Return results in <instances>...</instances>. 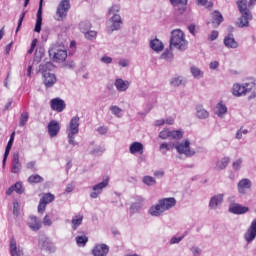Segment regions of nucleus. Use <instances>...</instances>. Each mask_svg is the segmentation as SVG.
<instances>
[{"mask_svg": "<svg viewBox=\"0 0 256 256\" xmlns=\"http://www.w3.org/2000/svg\"><path fill=\"white\" fill-rule=\"evenodd\" d=\"M12 187L14 188L15 193H17L18 195H22V193L25 192V189L23 188V183L21 182H16L14 185H12Z\"/></svg>", "mask_w": 256, "mask_h": 256, "instance_id": "obj_38", "label": "nucleus"}, {"mask_svg": "<svg viewBox=\"0 0 256 256\" xmlns=\"http://www.w3.org/2000/svg\"><path fill=\"white\" fill-rule=\"evenodd\" d=\"M170 47H175L176 49H179V51H185V49H187V40H185L183 31L179 29L172 31Z\"/></svg>", "mask_w": 256, "mask_h": 256, "instance_id": "obj_3", "label": "nucleus"}, {"mask_svg": "<svg viewBox=\"0 0 256 256\" xmlns=\"http://www.w3.org/2000/svg\"><path fill=\"white\" fill-rule=\"evenodd\" d=\"M53 201H55V195L51 193L44 194L40 199V202L38 205V213H45V210L47 209V205H49V203H53Z\"/></svg>", "mask_w": 256, "mask_h": 256, "instance_id": "obj_8", "label": "nucleus"}, {"mask_svg": "<svg viewBox=\"0 0 256 256\" xmlns=\"http://www.w3.org/2000/svg\"><path fill=\"white\" fill-rule=\"evenodd\" d=\"M110 21H112V31H119L121 29V25H123V21L121 20V16L119 14H114Z\"/></svg>", "mask_w": 256, "mask_h": 256, "instance_id": "obj_23", "label": "nucleus"}, {"mask_svg": "<svg viewBox=\"0 0 256 256\" xmlns=\"http://www.w3.org/2000/svg\"><path fill=\"white\" fill-rule=\"evenodd\" d=\"M27 12H22V14L20 15L19 21H18V27L16 29V33L19 31V29H21V25H23V19H25V15Z\"/></svg>", "mask_w": 256, "mask_h": 256, "instance_id": "obj_53", "label": "nucleus"}, {"mask_svg": "<svg viewBox=\"0 0 256 256\" xmlns=\"http://www.w3.org/2000/svg\"><path fill=\"white\" fill-rule=\"evenodd\" d=\"M256 237V219H254L248 228L247 232L244 234V239L247 243H251Z\"/></svg>", "mask_w": 256, "mask_h": 256, "instance_id": "obj_15", "label": "nucleus"}, {"mask_svg": "<svg viewBox=\"0 0 256 256\" xmlns=\"http://www.w3.org/2000/svg\"><path fill=\"white\" fill-rule=\"evenodd\" d=\"M43 225L46 227H51L53 225V221H51V216L49 214H46L43 218Z\"/></svg>", "mask_w": 256, "mask_h": 256, "instance_id": "obj_47", "label": "nucleus"}, {"mask_svg": "<svg viewBox=\"0 0 256 256\" xmlns=\"http://www.w3.org/2000/svg\"><path fill=\"white\" fill-rule=\"evenodd\" d=\"M13 215H15L16 217H19V203L18 202L13 203Z\"/></svg>", "mask_w": 256, "mask_h": 256, "instance_id": "obj_55", "label": "nucleus"}, {"mask_svg": "<svg viewBox=\"0 0 256 256\" xmlns=\"http://www.w3.org/2000/svg\"><path fill=\"white\" fill-rule=\"evenodd\" d=\"M50 107L52 111H57V113H62V111H65V101H63L61 98H54L50 101Z\"/></svg>", "mask_w": 256, "mask_h": 256, "instance_id": "obj_13", "label": "nucleus"}, {"mask_svg": "<svg viewBox=\"0 0 256 256\" xmlns=\"http://www.w3.org/2000/svg\"><path fill=\"white\" fill-rule=\"evenodd\" d=\"M82 223H83V214H78L73 216L71 221L73 231H77V229L79 228L80 225H82Z\"/></svg>", "mask_w": 256, "mask_h": 256, "instance_id": "obj_29", "label": "nucleus"}, {"mask_svg": "<svg viewBox=\"0 0 256 256\" xmlns=\"http://www.w3.org/2000/svg\"><path fill=\"white\" fill-rule=\"evenodd\" d=\"M59 131H61V126L59 125V122H57L56 120H51L48 124V133L50 137H57Z\"/></svg>", "mask_w": 256, "mask_h": 256, "instance_id": "obj_18", "label": "nucleus"}, {"mask_svg": "<svg viewBox=\"0 0 256 256\" xmlns=\"http://www.w3.org/2000/svg\"><path fill=\"white\" fill-rule=\"evenodd\" d=\"M35 33H41V25H43V0L39 2V8L36 14Z\"/></svg>", "mask_w": 256, "mask_h": 256, "instance_id": "obj_12", "label": "nucleus"}, {"mask_svg": "<svg viewBox=\"0 0 256 256\" xmlns=\"http://www.w3.org/2000/svg\"><path fill=\"white\" fill-rule=\"evenodd\" d=\"M210 69H217L219 67V62L218 61H212L209 65Z\"/></svg>", "mask_w": 256, "mask_h": 256, "instance_id": "obj_59", "label": "nucleus"}, {"mask_svg": "<svg viewBox=\"0 0 256 256\" xmlns=\"http://www.w3.org/2000/svg\"><path fill=\"white\" fill-rule=\"evenodd\" d=\"M211 17V24L214 29H217V27H219V25H221L224 21L223 14H221V12H219L218 10L212 12Z\"/></svg>", "mask_w": 256, "mask_h": 256, "instance_id": "obj_19", "label": "nucleus"}, {"mask_svg": "<svg viewBox=\"0 0 256 256\" xmlns=\"http://www.w3.org/2000/svg\"><path fill=\"white\" fill-rule=\"evenodd\" d=\"M129 81H125L121 78L116 79L115 81V87L117 89V91L123 92V91H127V89H129Z\"/></svg>", "mask_w": 256, "mask_h": 256, "instance_id": "obj_27", "label": "nucleus"}, {"mask_svg": "<svg viewBox=\"0 0 256 256\" xmlns=\"http://www.w3.org/2000/svg\"><path fill=\"white\" fill-rule=\"evenodd\" d=\"M221 203H223V194H217L210 199L209 207L210 209H215L218 205H221Z\"/></svg>", "mask_w": 256, "mask_h": 256, "instance_id": "obj_26", "label": "nucleus"}, {"mask_svg": "<svg viewBox=\"0 0 256 256\" xmlns=\"http://www.w3.org/2000/svg\"><path fill=\"white\" fill-rule=\"evenodd\" d=\"M229 165V158H223L217 162V169H225Z\"/></svg>", "mask_w": 256, "mask_h": 256, "instance_id": "obj_43", "label": "nucleus"}, {"mask_svg": "<svg viewBox=\"0 0 256 256\" xmlns=\"http://www.w3.org/2000/svg\"><path fill=\"white\" fill-rule=\"evenodd\" d=\"M80 30L82 33H85V31L89 30V28L91 27V23L89 22H81L79 24Z\"/></svg>", "mask_w": 256, "mask_h": 256, "instance_id": "obj_49", "label": "nucleus"}, {"mask_svg": "<svg viewBox=\"0 0 256 256\" xmlns=\"http://www.w3.org/2000/svg\"><path fill=\"white\" fill-rule=\"evenodd\" d=\"M187 1L188 0H170V3L173 5V7H179L180 5L182 7L180 11L183 13V11H185V7H187Z\"/></svg>", "mask_w": 256, "mask_h": 256, "instance_id": "obj_32", "label": "nucleus"}, {"mask_svg": "<svg viewBox=\"0 0 256 256\" xmlns=\"http://www.w3.org/2000/svg\"><path fill=\"white\" fill-rule=\"evenodd\" d=\"M255 88V84L253 83H244L243 85L239 83H235L232 87V94L234 97H243L247 95V93H251Z\"/></svg>", "mask_w": 256, "mask_h": 256, "instance_id": "obj_5", "label": "nucleus"}, {"mask_svg": "<svg viewBox=\"0 0 256 256\" xmlns=\"http://www.w3.org/2000/svg\"><path fill=\"white\" fill-rule=\"evenodd\" d=\"M21 171V162H19V153L13 154L12 173L17 174Z\"/></svg>", "mask_w": 256, "mask_h": 256, "instance_id": "obj_25", "label": "nucleus"}, {"mask_svg": "<svg viewBox=\"0 0 256 256\" xmlns=\"http://www.w3.org/2000/svg\"><path fill=\"white\" fill-rule=\"evenodd\" d=\"M197 5H201V7H207V9L213 8V2L209 0H197Z\"/></svg>", "mask_w": 256, "mask_h": 256, "instance_id": "obj_42", "label": "nucleus"}, {"mask_svg": "<svg viewBox=\"0 0 256 256\" xmlns=\"http://www.w3.org/2000/svg\"><path fill=\"white\" fill-rule=\"evenodd\" d=\"M238 193L240 195H246L247 191H251V187H253V182L249 180V178H243L238 182Z\"/></svg>", "mask_w": 256, "mask_h": 256, "instance_id": "obj_11", "label": "nucleus"}, {"mask_svg": "<svg viewBox=\"0 0 256 256\" xmlns=\"http://www.w3.org/2000/svg\"><path fill=\"white\" fill-rule=\"evenodd\" d=\"M229 211L234 215H245V213H249V207L243 206L241 204H232L229 208Z\"/></svg>", "mask_w": 256, "mask_h": 256, "instance_id": "obj_16", "label": "nucleus"}, {"mask_svg": "<svg viewBox=\"0 0 256 256\" xmlns=\"http://www.w3.org/2000/svg\"><path fill=\"white\" fill-rule=\"evenodd\" d=\"M95 37H97V32L96 31H88V32H85V38L88 39L89 41L95 39Z\"/></svg>", "mask_w": 256, "mask_h": 256, "instance_id": "obj_48", "label": "nucleus"}, {"mask_svg": "<svg viewBox=\"0 0 256 256\" xmlns=\"http://www.w3.org/2000/svg\"><path fill=\"white\" fill-rule=\"evenodd\" d=\"M110 111L113 113V115L119 116L122 110L119 108V106H111Z\"/></svg>", "mask_w": 256, "mask_h": 256, "instance_id": "obj_51", "label": "nucleus"}, {"mask_svg": "<svg viewBox=\"0 0 256 256\" xmlns=\"http://www.w3.org/2000/svg\"><path fill=\"white\" fill-rule=\"evenodd\" d=\"M93 256H107L109 255V246L107 244H96L92 249Z\"/></svg>", "mask_w": 256, "mask_h": 256, "instance_id": "obj_14", "label": "nucleus"}, {"mask_svg": "<svg viewBox=\"0 0 256 256\" xmlns=\"http://www.w3.org/2000/svg\"><path fill=\"white\" fill-rule=\"evenodd\" d=\"M75 189V187H73V185H71V184H68L67 186H66V193H72V191Z\"/></svg>", "mask_w": 256, "mask_h": 256, "instance_id": "obj_61", "label": "nucleus"}, {"mask_svg": "<svg viewBox=\"0 0 256 256\" xmlns=\"http://www.w3.org/2000/svg\"><path fill=\"white\" fill-rule=\"evenodd\" d=\"M143 183L145 185L151 186V185H155V183H157V181L155 180V178H153V176H144Z\"/></svg>", "mask_w": 256, "mask_h": 256, "instance_id": "obj_40", "label": "nucleus"}, {"mask_svg": "<svg viewBox=\"0 0 256 256\" xmlns=\"http://www.w3.org/2000/svg\"><path fill=\"white\" fill-rule=\"evenodd\" d=\"M188 30L192 35H195V25L188 26Z\"/></svg>", "mask_w": 256, "mask_h": 256, "instance_id": "obj_63", "label": "nucleus"}, {"mask_svg": "<svg viewBox=\"0 0 256 256\" xmlns=\"http://www.w3.org/2000/svg\"><path fill=\"white\" fill-rule=\"evenodd\" d=\"M45 179L41 177L39 174H34L28 177V183L35 184V183H43Z\"/></svg>", "mask_w": 256, "mask_h": 256, "instance_id": "obj_33", "label": "nucleus"}, {"mask_svg": "<svg viewBox=\"0 0 256 256\" xmlns=\"http://www.w3.org/2000/svg\"><path fill=\"white\" fill-rule=\"evenodd\" d=\"M191 73L193 75V77H195L196 79H201V77H203V71H201V69L192 66L191 67Z\"/></svg>", "mask_w": 256, "mask_h": 256, "instance_id": "obj_37", "label": "nucleus"}, {"mask_svg": "<svg viewBox=\"0 0 256 256\" xmlns=\"http://www.w3.org/2000/svg\"><path fill=\"white\" fill-rule=\"evenodd\" d=\"M55 69V65L51 62H47L44 66H42V72L48 73L47 71H53Z\"/></svg>", "mask_w": 256, "mask_h": 256, "instance_id": "obj_45", "label": "nucleus"}, {"mask_svg": "<svg viewBox=\"0 0 256 256\" xmlns=\"http://www.w3.org/2000/svg\"><path fill=\"white\" fill-rule=\"evenodd\" d=\"M14 141H15V132H13L10 135V139L7 143V146H6V149H5V152H4L3 161H2L3 167H5V165L7 163V158L9 157V153H11V148L13 147V142Z\"/></svg>", "mask_w": 256, "mask_h": 256, "instance_id": "obj_21", "label": "nucleus"}, {"mask_svg": "<svg viewBox=\"0 0 256 256\" xmlns=\"http://www.w3.org/2000/svg\"><path fill=\"white\" fill-rule=\"evenodd\" d=\"M175 149V144L173 143H162L160 145V151H173Z\"/></svg>", "mask_w": 256, "mask_h": 256, "instance_id": "obj_39", "label": "nucleus"}, {"mask_svg": "<svg viewBox=\"0 0 256 256\" xmlns=\"http://www.w3.org/2000/svg\"><path fill=\"white\" fill-rule=\"evenodd\" d=\"M108 186H109V177H106L102 182L93 186L92 188L93 192H91L90 197L92 199H97V197H99V195L103 193V190L105 189V187H108Z\"/></svg>", "mask_w": 256, "mask_h": 256, "instance_id": "obj_10", "label": "nucleus"}, {"mask_svg": "<svg viewBox=\"0 0 256 256\" xmlns=\"http://www.w3.org/2000/svg\"><path fill=\"white\" fill-rule=\"evenodd\" d=\"M101 61H102V63L109 64V63H112L113 59L109 56H104L101 58Z\"/></svg>", "mask_w": 256, "mask_h": 256, "instance_id": "obj_58", "label": "nucleus"}, {"mask_svg": "<svg viewBox=\"0 0 256 256\" xmlns=\"http://www.w3.org/2000/svg\"><path fill=\"white\" fill-rule=\"evenodd\" d=\"M227 113V106L219 103L216 106V114L218 117H221V115H225Z\"/></svg>", "mask_w": 256, "mask_h": 256, "instance_id": "obj_35", "label": "nucleus"}, {"mask_svg": "<svg viewBox=\"0 0 256 256\" xmlns=\"http://www.w3.org/2000/svg\"><path fill=\"white\" fill-rule=\"evenodd\" d=\"M10 254L11 256H25L23 249L17 247V241L13 237L10 239Z\"/></svg>", "mask_w": 256, "mask_h": 256, "instance_id": "obj_20", "label": "nucleus"}, {"mask_svg": "<svg viewBox=\"0 0 256 256\" xmlns=\"http://www.w3.org/2000/svg\"><path fill=\"white\" fill-rule=\"evenodd\" d=\"M43 77H44L43 83L47 88L53 87L55 83H57V76H55V74L53 73L44 72Z\"/></svg>", "mask_w": 256, "mask_h": 256, "instance_id": "obj_17", "label": "nucleus"}, {"mask_svg": "<svg viewBox=\"0 0 256 256\" xmlns=\"http://www.w3.org/2000/svg\"><path fill=\"white\" fill-rule=\"evenodd\" d=\"M170 137H172V139H182L183 131L181 130L170 131Z\"/></svg>", "mask_w": 256, "mask_h": 256, "instance_id": "obj_44", "label": "nucleus"}, {"mask_svg": "<svg viewBox=\"0 0 256 256\" xmlns=\"http://www.w3.org/2000/svg\"><path fill=\"white\" fill-rule=\"evenodd\" d=\"M50 59L54 63H63L67 59V50L61 49L57 46L52 47L48 51Z\"/></svg>", "mask_w": 256, "mask_h": 256, "instance_id": "obj_6", "label": "nucleus"}, {"mask_svg": "<svg viewBox=\"0 0 256 256\" xmlns=\"http://www.w3.org/2000/svg\"><path fill=\"white\" fill-rule=\"evenodd\" d=\"M129 151L132 155H135V153L143 154V144L141 142H133L129 147Z\"/></svg>", "mask_w": 256, "mask_h": 256, "instance_id": "obj_28", "label": "nucleus"}, {"mask_svg": "<svg viewBox=\"0 0 256 256\" xmlns=\"http://www.w3.org/2000/svg\"><path fill=\"white\" fill-rule=\"evenodd\" d=\"M192 253L194 256L201 255V249L199 248H192Z\"/></svg>", "mask_w": 256, "mask_h": 256, "instance_id": "obj_60", "label": "nucleus"}, {"mask_svg": "<svg viewBox=\"0 0 256 256\" xmlns=\"http://www.w3.org/2000/svg\"><path fill=\"white\" fill-rule=\"evenodd\" d=\"M175 205H177V199H175V197L161 198L158 200L157 204L149 208L148 213L152 217H161L165 211L173 209Z\"/></svg>", "mask_w": 256, "mask_h": 256, "instance_id": "obj_1", "label": "nucleus"}, {"mask_svg": "<svg viewBox=\"0 0 256 256\" xmlns=\"http://www.w3.org/2000/svg\"><path fill=\"white\" fill-rule=\"evenodd\" d=\"M185 237V235L181 236V237H173L170 240L171 245H175V243H181V240Z\"/></svg>", "mask_w": 256, "mask_h": 256, "instance_id": "obj_57", "label": "nucleus"}, {"mask_svg": "<svg viewBox=\"0 0 256 256\" xmlns=\"http://www.w3.org/2000/svg\"><path fill=\"white\" fill-rule=\"evenodd\" d=\"M28 227H30L32 231H39V229H41V221H39L37 217L31 216L28 221Z\"/></svg>", "mask_w": 256, "mask_h": 256, "instance_id": "obj_24", "label": "nucleus"}, {"mask_svg": "<svg viewBox=\"0 0 256 256\" xmlns=\"http://www.w3.org/2000/svg\"><path fill=\"white\" fill-rule=\"evenodd\" d=\"M160 139H169L171 137V131L169 129H164L159 133Z\"/></svg>", "mask_w": 256, "mask_h": 256, "instance_id": "obj_46", "label": "nucleus"}, {"mask_svg": "<svg viewBox=\"0 0 256 256\" xmlns=\"http://www.w3.org/2000/svg\"><path fill=\"white\" fill-rule=\"evenodd\" d=\"M76 243H77L78 247H85V245H87V243H89V237L77 236Z\"/></svg>", "mask_w": 256, "mask_h": 256, "instance_id": "obj_34", "label": "nucleus"}, {"mask_svg": "<svg viewBox=\"0 0 256 256\" xmlns=\"http://www.w3.org/2000/svg\"><path fill=\"white\" fill-rule=\"evenodd\" d=\"M162 59H173V53L169 50H166L163 54H162Z\"/></svg>", "mask_w": 256, "mask_h": 256, "instance_id": "obj_56", "label": "nucleus"}, {"mask_svg": "<svg viewBox=\"0 0 256 256\" xmlns=\"http://www.w3.org/2000/svg\"><path fill=\"white\" fill-rule=\"evenodd\" d=\"M190 145L191 143L189 142V140H185L184 142L175 146V148L177 152L180 153V155H186V157H193V155H195V152L191 151Z\"/></svg>", "mask_w": 256, "mask_h": 256, "instance_id": "obj_9", "label": "nucleus"}, {"mask_svg": "<svg viewBox=\"0 0 256 256\" xmlns=\"http://www.w3.org/2000/svg\"><path fill=\"white\" fill-rule=\"evenodd\" d=\"M79 133V117L74 116L69 123V126L67 128V135H68V143L70 145H77V142H75V135Z\"/></svg>", "mask_w": 256, "mask_h": 256, "instance_id": "obj_4", "label": "nucleus"}, {"mask_svg": "<svg viewBox=\"0 0 256 256\" xmlns=\"http://www.w3.org/2000/svg\"><path fill=\"white\" fill-rule=\"evenodd\" d=\"M224 45L228 49H237V47H239V42L235 41V38L233 37V34H228L224 38Z\"/></svg>", "mask_w": 256, "mask_h": 256, "instance_id": "obj_22", "label": "nucleus"}, {"mask_svg": "<svg viewBox=\"0 0 256 256\" xmlns=\"http://www.w3.org/2000/svg\"><path fill=\"white\" fill-rule=\"evenodd\" d=\"M236 5L241 15L238 19V27H247L249 22L253 20V14H251V10H249V2L247 0H237Z\"/></svg>", "mask_w": 256, "mask_h": 256, "instance_id": "obj_2", "label": "nucleus"}, {"mask_svg": "<svg viewBox=\"0 0 256 256\" xmlns=\"http://www.w3.org/2000/svg\"><path fill=\"white\" fill-rule=\"evenodd\" d=\"M217 37H219V32L217 30H214L211 32V34L208 36V39L210 41H215V39H217Z\"/></svg>", "mask_w": 256, "mask_h": 256, "instance_id": "obj_54", "label": "nucleus"}, {"mask_svg": "<svg viewBox=\"0 0 256 256\" xmlns=\"http://www.w3.org/2000/svg\"><path fill=\"white\" fill-rule=\"evenodd\" d=\"M98 132H100L101 135H105V133H107V128L100 127V128H98Z\"/></svg>", "mask_w": 256, "mask_h": 256, "instance_id": "obj_64", "label": "nucleus"}, {"mask_svg": "<svg viewBox=\"0 0 256 256\" xmlns=\"http://www.w3.org/2000/svg\"><path fill=\"white\" fill-rule=\"evenodd\" d=\"M150 47L153 49V51H156L157 53L163 51L164 46L163 42H161L159 39H154L150 42Z\"/></svg>", "mask_w": 256, "mask_h": 256, "instance_id": "obj_31", "label": "nucleus"}, {"mask_svg": "<svg viewBox=\"0 0 256 256\" xmlns=\"http://www.w3.org/2000/svg\"><path fill=\"white\" fill-rule=\"evenodd\" d=\"M26 167L28 169H35V162L31 161V162H28Z\"/></svg>", "mask_w": 256, "mask_h": 256, "instance_id": "obj_62", "label": "nucleus"}, {"mask_svg": "<svg viewBox=\"0 0 256 256\" xmlns=\"http://www.w3.org/2000/svg\"><path fill=\"white\" fill-rule=\"evenodd\" d=\"M170 83L171 85H173V87H179V85L183 83V79H181V77H176V78H173Z\"/></svg>", "mask_w": 256, "mask_h": 256, "instance_id": "obj_50", "label": "nucleus"}, {"mask_svg": "<svg viewBox=\"0 0 256 256\" xmlns=\"http://www.w3.org/2000/svg\"><path fill=\"white\" fill-rule=\"evenodd\" d=\"M27 121H29V112H23L20 116L19 126L25 127V125L27 124Z\"/></svg>", "mask_w": 256, "mask_h": 256, "instance_id": "obj_36", "label": "nucleus"}, {"mask_svg": "<svg viewBox=\"0 0 256 256\" xmlns=\"http://www.w3.org/2000/svg\"><path fill=\"white\" fill-rule=\"evenodd\" d=\"M121 11V6L114 4L112 7L108 9V15H117Z\"/></svg>", "mask_w": 256, "mask_h": 256, "instance_id": "obj_41", "label": "nucleus"}, {"mask_svg": "<svg viewBox=\"0 0 256 256\" xmlns=\"http://www.w3.org/2000/svg\"><path fill=\"white\" fill-rule=\"evenodd\" d=\"M196 117H198V119H207L209 112L205 110L202 105H198L196 106Z\"/></svg>", "mask_w": 256, "mask_h": 256, "instance_id": "obj_30", "label": "nucleus"}, {"mask_svg": "<svg viewBox=\"0 0 256 256\" xmlns=\"http://www.w3.org/2000/svg\"><path fill=\"white\" fill-rule=\"evenodd\" d=\"M71 9V2L69 0H61L57 6L56 16L58 21H63L67 17V13Z\"/></svg>", "mask_w": 256, "mask_h": 256, "instance_id": "obj_7", "label": "nucleus"}, {"mask_svg": "<svg viewBox=\"0 0 256 256\" xmlns=\"http://www.w3.org/2000/svg\"><path fill=\"white\" fill-rule=\"evenodd\" d=\"M241 163H243V160L238 159L235 162H233L232 167L235 169V171H239L241 169Z\"/></svg>", "mask_w": 256, "mask_h": 256, "instance_id": "obj_52", "label": "nucleus"}]
</instances>
